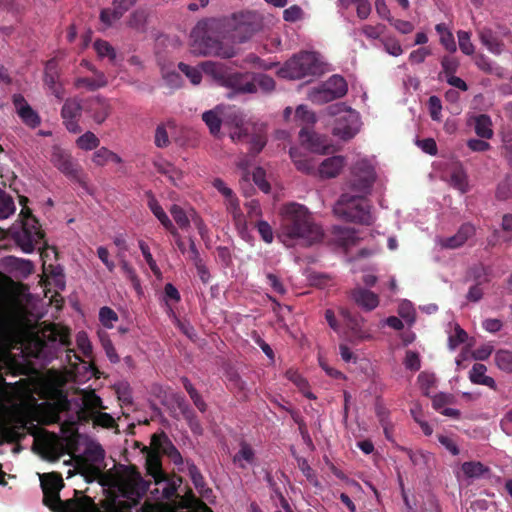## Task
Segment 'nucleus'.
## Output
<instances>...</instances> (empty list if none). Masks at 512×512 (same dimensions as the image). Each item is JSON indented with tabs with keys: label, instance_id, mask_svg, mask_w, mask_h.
Listing matches in <instances>:
<instances>
[{
	"label": "nucleus",
	"instance_id": "obj_1",
	"mask_svg": "<svg viewBox=\"0 0 512 512\" xmlns=\"http://www.w3.org/2000/svg\"><path fill=\"white\" fill-rule=\"evenodd\" d=\"M40 484L43 503L53 512H101L90 497L81 496L77 490L74 491V498L61 500L59 492L64 483L61 476L56 473L40 475Z\"/></svg>",
	"mask_w": 512,
	"mask_h": 512
},
{
	"label": "nucleus",
	"instance_id": "obj_2",
	"mask_svg": "<svg viewBox=\"0 0 512 512\" xmlns=\"http://www.w3.org/2000/svg\"><path fill=\"white\" fill-rule=\"evenodd\" d=\"M323 233L314 223L308 209L300 204L292 203L285 207L281 234L283 243L289 240L301 239L307 245L319 242Z\"/></svg>",
	"mask_w": 512,
	"mask_h": 512
},
{
	"label": "nucleus",
	"instance_id": "obj_3",
	"mask_svg": "<svg viewBox=\"0 0 512 512\" xmlns=\"http://www.w3.org/2000/svg\"><path fill=\"white\" fill-rule=\"evenodd\" d=\"M7 234L15 244L24 252L32 253L44 234L39 228L38 220L32 215L29 208L23 207L19 219L7 230Z\"/></svg>",
	"mask_w": 512,
	"mask_h": 512
},
{
	"label": "nucleus",
	"instance_id": "obj_4",
	"mask_svg": "<svg viewBox=\"0 0 512 512\" xmlns=\"http://www.w3.org/2000/svg\"><path fill=\"white\" fill-rule=\"evenodd\" d=\"M80 394L81 396L74 399L61 396L57 404L61 412H72L74 414L73 421H89L91 414L107 409L94 390H82Z\"/></svg>",
	"mask_w": 512,
	"mask_h": 512
},
{
	"label": "nucleus",
	"instance_id": "obj_5",
	"mask_svg": "<svg viewBox=\"0 0 512 512\" xmlns=\"http://www.w3.org/2000/svg\"><path fill=\"white\" fill-rule=\"evenodd\" d=\"M334 214L339 218L363 225H371L373 218L370 212V206L363 197L354 196L346 192L338 199L333 208Z\"/></svg>",
	"mask_w": 512,
	"mask_h": 512
},
{
	"label": "nucleus",
	"instance_id": "obj_6",
	"mask_svg": "<svg viewBox=\"0 0 512 512\" xmlns=\"http://www.w3.org/2000/svg\"><path fill=\"white\" fill-rule=\"evenodd\" d=\"M321 72V63L314 52L303 51L285 62L279 69L278 75L286 79H302L315 76Z\"/></svg>",
	"mask_w": 512,
	"mask_h": 512
},
{
	"label": "nucleus",
	"instance_id": "obj_7",
	"mask_svg": "<svg viewBox=\"0 0 512 512\" xmlns=\"http://www.w3.org/2000/svg\"><path fill=\"white\" fill-rule=\"evenodd\" d=\"M329 115L335 116L343 113L337 118L332 134L344 141L352 139L360 130V117L359 114L347 108L344 104H334L327 107Z\"/></svg>",
	"mask_w": 512,
	"mask_h": 512
},
{
	"label": "nucleus",
	"instance_id": "obj_8",
	"mask_svg": "<svg viewBox=\"0 0 512 512\" xmlns=\"http://www.w3.org/2000/svg\"><path fill=\"white\" fill-rule=\"evenodd\" d=\"M150 486L138 468L134 465L125 466L122 472L121 490L125 498L138 501L145 496Z\"/></svg>",
	"mask_w": 512,
	"mask_h": 512
},
{
	"label": "nucleus",
	"instance_id": "obj_9",
	"mask_svg": "<svg viewBox=\"0 0 512 512\" xmlns=\"http://www.w3.org/2000/svg\"><path fill=\"white\" fill-rule=\"evenodd\" d=\"M375 179L374 168L367 161H358L352 169L348 187L355 193L354 196L365 198L370 193Z\"/></svg>",
	"mask_w": 512,
	"mask_h": 512
},
{
	"label": "nucleus",
	"instance_id": "obj_10",
	"mask_svg": "<svg viewBox=\"0 0 512 512\" xmlns=\"http://www.w3.org/2000/svg\"><path fill=\"white\" fill-rule=\"evenodd\" d=\"M50 161L52 164L67 177L77 180L79 183L84 184L79 175V166L74 161L73 157L65 150L58 146H53L51 151Z\"/></svg>",
	"mask_w": 512,
	"mask_h": 512
},
{
	"label": "nucleus",
	"instance_id": "obj_11",
	"mask_svg": "<svg viewBox=\"0 0 512 512\" xmlns=\"http://www.w3.org/2000/svg\"><path fill=\"white\" fill-rule=\"evenodd\" d=\"M68 345H70L69 334L53 330L46 341L39 343V353L46 361H51L58 357V353L63 347Z\"/></svg>",
	"mask_w": 512,
	"mask_h": 512
},
{
	"label": "nucleus",
	"instance_id": "obj_12",
	"mask_svg": "<svg viewBox=\"0 0 512 512\" xmlns=\"http://www.w3.org/2000/svg\"><path fill=\"white\" fill-rule=\"evenodd\" d=\"M222 83L232 89L233 93H255V83L249 73H230L223 78Z\"/></svg>",
	"mask_w": 512,
	"mask_h": 512
},
{
	"label": "nucleus",
	"instance_id": "obj_13",
	"mask_svg": "<svg viewBox=\"0 0 512 512\" xmlns=\"http://www.w3.org/2000/svg\"><path fill=\"white\" fill-rule=\"evenodd\" d=\"M475 234V227L471 223L462 224L455 235L439 238L437 243L444 249H456L465 244V242Z\"/></svg>",
	"mask_w": 512,
	"mask_h": 512
},
{
	"label": "nucleus",
	"instance_id": "obj_14",
	"mask_svg": "<svg viewBox=\"0 0 512 512\" xmlns=\"http://www.w3.org/2000/svg\"><path fill=\"white\" fill-rule=\"evenodd\" d=\"M111 111L109 100L99 95L89 99L86 107V112L97 124H102L109 117Z\"/></svg>",
	"mask_w": 512,
	"mask_h": 512
},
{
	"label": "nucleus",
	"instance_id": "obj_15",
	"mask_svg": "<svg viewBox=\"0 0 512 512\" xmlns=\"http://www.w3.org/2000/svg\"><path fill=\"white\" fill-rule=\"evenodd\" d=\"M152 445L156 450L167 455L175 465L183 463L180 452L164 432L152 436Z\"/></svg>",
	"mask_w": 512,
	"mask_h": 512
},
{
	"label": "nucleus",
	"instance_id": "obj_16",
	"mask_svg": "<svg viewBox=\"0 0 512 512\" xmlns=\"http://www.w3.org/2000/svg\"><path fill=\"white\" fill-rule=\"evenodd\" d=\"M59 69L55 58L48 60L44 69V83L51 93L58 99L63 98V88L58 82Z\"/></svg>",
	"mask_w": 512,
	"mask_h": 512
},
{
	"label": "nucleus",
	"instance_id": "obj_17",
	"mask_svg": "<svg viewBox=\"0 0 512 512\" xmlns=\"http://www.w3.org/2000/svg\"><path fill=\"white\" fill-rule=\"evenodd\" d=\"M350 297L365 311H372L379 305L378 295L363 287H356L351 290Z\"/></svg>",
	"mask_w": 512,
	"mask_h": 512
},
{
	"label": "nucleus",
	"instance_id": "obj_18",
	"mask_svg": "<svg viewBox=\"0 0 512 512\" xmlns=\"http://www.w3.org/2000/svg\"><path fill=\"white\" fill-rule=\"evenodd\" d=\"M13 103L17 109L19 117L26 125L35 128L40 124V117L26 102L22 95H14Z\"/></svg>",
	"mask_w": 512,
	"mask_h": 512
},
{
	"label": "nucleus",
	"instance_id": "obj_19",
	"mask_svg": "<svg viewBox=\"0 0 512 512\" xmlns=\"http://www.w3.org/2000/svg\"><path fill=\"white\" fill-rule=\"evenodd\" d=\"M201 47L198 51L203 55H217L224 59H229L234 57L235 52L232 48H222L220 46V42L207 36L203 37L201 42L199 43Z\"/></svg>",
	"mask_w": 512,
	"mask_h": 512
},
{
	"label": "nucleus",
	"instance_id": "obj_20",
	"mask_svg": "<svg viewBox=\"0 0 512 512\" xmlns=\"http://www.w3.org/2000/svg\"><path fill=\"white\" fill-rule=\"evenodd\" d=\"M82 458L89 466L99 469L100 465L104 462L105 451L98 442L91 441L87 444Z\"/></svg>",
	"mask_w": 512,
	"mask_h": 512
},
{
	"label": "nucleus",
	"instance_id": "obj_21",
	"mask_svg": "<svg viewBox=\"0 0 512 512\" xmlns=\"http://www.w3.org/2000/svg\"><path fill=\"white\" fill-rule=\"evenodd\" d=\"M345 159L343 156H333L325 159L318 168V173L321 178H334L344 167Z\"/></svg>",
	"mask_w": 512,
	"mask_h": 512
},
{
	"label": "nucleus",
	"instance_id": "obj_22",
	"mask_svg": "<svg viewBox=\"0 0 512 512\" xmlns=\"http://www.w3.org/2000/svg\"><path fill=\"white\" fill-rule=\"evenodd\" d=\"M340 314L346 321L347 327L350 329L352 336L356 340L363 341L371 338V335L364 332L361 328V323L363 321L362 318L353 315L350 311L344 308L340 309Z\"/></svg>",
	"mask_w": 512,
	"mask_h": 512
},
{
	"label": "nucleus",
	"instance_id": "obj_23",
	"mask_svg": "<svg viewBox=\"0 0 512 512\" xmlns=\"http://www.w3.org/2000/svg\"><path fill=\"white\" fill-rule=\"evenodd\" d=\"M146 470L147 474L154 479L156 484L166 481V474L162 470L159 457L150 451L146 457Z\"/></svg>",
	"mask_w": 512,
	"mask_h": 512
},
{
	"label": "nucleus",
	"instance_id": "obj_24",
	"mask_svg": "<svg viewBox=\"0 0 512 512\" xmlns=\"http://www.w3.org/2000/svg\"><path fill=\"white\" fill-rule=\"evenodd\" d=\"M479 38L481 43L492 53L500 54L503 51L504 44L499 40L492 29L484 27L479 30Z\"/></svg>",
	"mask_w": 512,
	"mask_h": 512
},
{
	"label": "nucleus",
	"instance_id": "obj_25",
	"mask_svg": "<svg viewBox=\"0 0 512 512\" xmlns=\"http://www.w3.org/2000/svg\"><path fill=\"white\" fill-rule=\"evenodd\" d=\"M289 155L297 170L306 174L315 173L316 164L312 161V159L303 155L297 148H290Z\"/></svg>",
	"mask_w": 512,
	"mask_h": 512
},
{
	"label": "nucleus",
	"instance_id": "obj_26",
	"mask_svg": "<svg viewBox=\"0 0 512 512\" xmlns=\"http://www.w3.org/2000/svg\"><path fill=\"white\" fill-rule=\"evenodd\" d=\"M299 138L303 145H306L314 152H320L326 147V145L321 142L320 136L311 131L308 127H304L300 130Z\"/></svg>",
	"mask_w": 512,
	"mask_h": 512
},
{
	"label": "nucleus",
	"instance_id": "obj_27",
	"mask_svg": "<svg viewBox=\"0 0 512 512\" xmlns=\"http://www.w3.org/2000/svg\"><path fill=\"white\" fill-rule=\"evenodd\" d=\"M334 235L343 247H350L357 243L358 237L356 230L350 227L336 226L333 230Z\"/></svg>",
	"mask_w": 512,
	"mask_h": 512
},
{
	"label": "nucleus",
	"instance_id": "obj_28",
	"mask_svg": "<svg viewBox=\"0 0 512 512\" xmlns=\"http://www.w3.org/2000/svg\"><path fill=\"white\" fill-rule=\"evenodd\" d=\"M337 99L344 97L348 91V85L344 77L340 75H332L324 82Z\"/></svg>",
	"mask_w": 512,
	"mask_h": 512
},
{
	"label": "nucleus",
	"instance_id": "obj_29",
	"mask_svg": "<svg viewBox=\"0 0 512 512\" xmlns=\"http://www.w3.org/2000/svg\"><path fill=\"white\" fill-rule=\"evenodd\" d=\"M309 99L316 104H324L336 100L331 90L323 83L309 92Z\"/></svg>",
	"mask_w": 512,
	"mask_h": 512
},
{
	"label": "nucleus",
	"instance_id": "obj_30",
	"mask_svg": "<svg viewBox=\"0 0 512 512\" xmlns=\"http://www.w3.org/2000/svg\"><path fill=\"white\" fill-rule=\"evenodd\" d=\"M82 111L81 101L77 98H68L61 110L63 120L77 119Z\"/></svg>",
	"mask_w": 512,
	"mask_h": 512
},
{
	"label": "nucleus",
	"instance_id": "obj_31",
	"mask_svg": "<svg viewBox=\"0 0 512 512\" xmlns=\"http://www.w3.org/2000/svg\"><path fill=\"white\" fill-rule=\"evenodd\" d=\"M16 206L10 194L0 188V220L9 218L15 213Z\"/></svg>",
	"mask_w": 512,
	"mask_h": 512
},
{
	"label": "nucleus",
	"instance_id": "obj_32",
	"mask_svg": "<svg viewBox=\"0 0 512 512\" xmlns=\"http://www.w3.org/2000/svg\"><path fill=\"white\" fill-rule=\"evenodd\" d=\"M154 166L158 173L166 175L174 185L182 178V172L169 162H155Z\"/></svg>",
	"mask_w": 512,
	"mask_h": 512
},
{
	"label": "nucleus",
	"instance_id": "obj_33",
	"mask_svg": "<svg viewBox=\"0 0 512 512\" xmlns=\"http://www.w3.org/2000/svg\"><path fill=\"white\" fill-rule=\"evenodd\" d=\"M435 29L440 36L441 44L449 52H455L457 49L456 43H455L453 34L450 32V30L447 28V26L444 23H439L436 25Z\"/></svg>",
	"mask_w": 512,
	"mask_h": 512
},
{
	"label": "nucleus",
	"instance_id": "obj_34",
	"mask_svg": "<svg viewBox=\"0 0 512 512\" xmlns=\"http://www.w3.org/2000/svg\"><path fill=\"white\" fill-rule=\"evenodd\" d=\"M90 70L96 75V78L95 79L81 78L77 81L78 86L83 85V86L87 87L89 90L93 91V90L105 87L108 84L104 73L96 71L95 69H92V68Z\"/></svg>",
	"mask_w": 512,
	"mask_h": 512
},
{
	"label": "nucleus",
	"instance_id": "obj_35",
	"mask_svg": "<svg viewBox=\"0 0 512 512\" xmlns=\"http://www.w3.org/2000/svg\"><path fill=\"white\" fill-rule=\"evenodd\" d=\"M494 360L500 370L506 373L512 372V351L500 349L495 353Z\"/></svg>",
	"mask_w": 512,
	"mask_h": 512
},
{
	"label": "nucleus",
	"instance_id": "obj_36",
	"mask_svg": "<svg viewBox=\"0 0 512 512\" xmlns=\"http://www.w3.org/2000/svg\"><path fill=\"white\" fill-rule=\"evenodd\" d=\"M462 471L469 478H479L484 473L488 472L489 469L481 462L470 461L462 464Z\"/></svg>",
	"mask_w": 512,
	"mask_h": 512
},
{
	"label": "nucleus",
	"instance_id": "obj_37",
	"mask_svg": "<svg viewBox=\"0 0 512 512\" xmlns=\"http://www.w3.org/2000/svg\"><path fill=\"white\" fill-rule=\"evenodd\" d=\"M250 148L249 153L252 157H255L257 154H259L263 148L265 147L267 143V138L264 135L262 129H259L255 133L252 134L250 140Z\"/></svg>",
	"mask_w": 512,
	"mask_h": 512
},
{
	"label": "nucleus",
	"instance_id": "obj_38",
	"mask_svg": "<svg viewBox=\"0 0 512 512\" xmlns=\"http://www.w3.org/2000/svg\"><path fill=\"white\" fill-rule=\"evenodd\" d=\"M9 264L17 271L20 272V274L23 277H27L34 271V265L32 261L17 257H9Z\"/></svg>",
	"mask_w": 512,
	"mask_h": 512
},
{
	"label": "nucleus",
	"instance_id": "obj_39",
	"mask_svg": "<svg viewBox=\"0 0 512 512\" xmlns=\"http://www.w3.org/2000/svg\"><path fill=\"white\" fill-rule=\"evenodd\" d=\"M490 126L491 122L489 117L486 115H480L476 119L475 132L481 138L490 139L493 135V131Z\"/></svg>",
	"mask_w": 512,
	"mask_h": 512
},
{
	"label": "nucleus",
	"instance_id": "obj_40",
	"mask_svg": "<svg viewBox=\"0 0 512 512\" xmlns=\"http://www.w3.org/2000/svg\"><path fill=\"white\" fill-rule=\"evenodd\" d=\"M202 119L208 126L210 133L214 136L218 135L221 129V119L218 114L213 110H209L203 113Z\"/></svg>",
	"mask_w": 512,
	"mask_h": 512
},
{
	"label": "nucleus",
	"instance_id": "obj_41",
	"mask_svg": "<svg viewBox=\"0 0 512 512\" xmlns=\"http://www.w3.org/2000/svg\"><path fill=\"white\" fill-rule=\"evenodd\" d=\"M174 221L181 229H186L190 226V220L188 214L182 207L177 204H173L169 209Z\"/></svg>",
	"mask_w": 512,
	"mask_h": 512
},
{
	"label": "nucleus",
	"instance_id": "obj_42",
	"mask_svg": "<svg viewBox=\"0 0 512 512\" xmlns=\"http://www.w3.org/2000/svg\"><path fill=\"white\" fill-rule=\"evenodd\" d=\"M76 143L83 150H92L99 146L100 141L93 132L87 131L77 139Z\"/></svg>",
	"mask_w": 512,
	"mask_h": 512
},
{
	"label": "nucleus",
	"instance_id": "obj_43",
	"mask_svg": "<svg viewBox=\"0 0 512 512\" xmlns=\"http://www.w3.org/2000/svg\"><path fill=\"white\" fill-rule=\"evenodd\" d=\"M252 80L255 83V92L257 91V87L264 92H271L275 88L274 79L266 74H255L252 76Z\"/></svg>",
	"mask_w": 512,
	"mask_h": 512
},
{
	"label": "nucleus",
	"instance_id": "obj_44",
	"mask_svg": "<svg viewBox=\"0 0 512 512\" xmlns=\"http://www.w3.org/2000/svg\"><path fill=\"white\" fill-rule=\"evenodd\" d=\"M94 49L99 57H108L112 62L116 60V51L107 41L96 40L94 42Z\"/></svg>",
	"mask_w": 512,
	"mask_h": 512
},
{
	"label": "nucleus",
	"instance_id": "obj_45",
	"mask_svg": "<svg viewBox=\"0 0 512 512\" xmlns=\"http://www.w3.org/2000/svg\"><path fill=\"white\" fill-rule=\"evenodd\" d=\"M89 420H92L95 425H99L104 428H112L115 426L114 418L110 414L101 411L91 414Z\"/></svg>",
	"mask_w": 512,
	"mask_h": 512
},
{
	"label": "nucleus",
	"instance_id": "obj_46",
	"mask_svg": "<svg viewBox=\"0 0 512 512\" xmlns=\"http://www.w3.org/2000/svg\"><path fill=\"white\" fill-rule=\"evenodd\" d=\"M468 338V334L459 325L455 326V335H450L448 338V347L450 350H455L460 344L464 343Z\"/></svg>",
	"mask_w": 512,
	"mask_h": 512
},
{
	"label": "nucleus",
	"instance_id": "obj_47",
	"mask_svg": "<svg viewBox=\"0 0 512 512\" xmlns=\"http://www.w3.org/2000/svg\"><path fill=\"white\" fill-rule=\"evenodd\" d=\"M235 124L237 130L231 133V139L233 141H243L250 136L251 132L247 126L243 125V118L241 116H235Z\"/></svg>",
	"mask_w": 512,
	"mask_h": 512
},
{
	"label": "nucleus",
	"instance_id": "obj_48",
	"mask_svg": "<svg viewBox=\"0 0 512 512\" xmlns=\"http://www.w3.org/2000/svg\"><path fill=\"white\" fill-rule=\"evenodd\" d=\"M99 320L106 328H112L113 322L118 320V316L113 309L104 306L99 311Z\"/></svg>",
	"mask_w": 512,
	"mask_h": 512
},
{
	"label": "nucleus",
	"instance_id": "obj_49",
	"mask_svg": "<svg viewBox=\"0 0 512 512\" xmlns=\"http://www.w3.org/2000/svg\"><path fill=\"white\" fill-rule=\"evenodd\" d=\"M254 451L249 444L246 442H242L240 444V450L237 454H235L233 461L235 463L240 462L241 460H245L248 463H252L254 460Z\"/></svg>",
	"mask_w": 512,
	"mask_h": 512
},
{
	"label": "nucleus",
	"instance_id": "obj_50",
	"mask_svg": "<svg viewBox=\"0 0 512 512\" xmlns=\"http://www.w3.org/2000/svg\"><path fill=\"white\" fill-rule=\"evenodd\" d=\"M40 454L43 459L50 462H55L59 460L61 456V452L59 451V449L50 443H44L41 446Z\"/></svg>",
	"mask_w": 512,
	"mask_h": 512
},
{
	"label": "nucleus",
	"instance_id": "obj_51",
	"mask_svg": "<svg viewBox=\"0 0 512 512\" xmlns=\"http://www.w3.org/2000/svg\"><path fill=\"white\" fill-rule=\"evenodd\" d=\"M139 248L142 252L143 257L145 258L148 266L150 267L151 271L155 275H160V269L156 264V261L153 259V256L150 252L149 246L144 241H139Z\"/></svg>",
	"mask_w": 512,
	"mask_h": 512
},
{
	"label": "nucleus",
	"instance_id": "obj_52",
	"mask_svg": "<svg viewBox=\"0 0 512 512\" xmlns=\"http://www.w3.org/2000/svg\"><path fill=\"white\" fill-rule=\"evenodd\" d=\"M451 185L458 190H460L462 193H465L467 191V177L466 174L458 169L455 170L451 174Z\"/></svg>",
	"mask_w": 512,
	"mask_h": 512
},
{
	"label": "nucleus",
	"instance_id": "obj_53",
	"mask_svg": "<svg viewBox=\"0 0 512 512\" xmlns=\"http://www.w3.org/2000/svg\"><path fill=\"white\" fill-rule=\"evenodd\" d=\"M178 68L181 72H183L189 79L190 81L193 83V84H199L201 82V79H202V75H201V72L194 68V67H191L183 62H180L178 64Z\"/></svg>",
	"mask_w": 512,
	"mask_h": 512
},
{
	"label": "nucleus",
	"instance_id": "obj_54",
	"mask_svg": "<svg viewBox=\"0 0 512 512\" xmlns=\"http://www.w3.org/2000/svg\"><path fill=\"white\" fill-rule=\"evenodd\" d=\"M458 42L460 50L466 55H472L474 53V46L470 41V34L466 31L458 32Z\"/></svg>",
	"mask_w": 512,
	"mask_h": 512
},
{
	"label": "nucleus",
	"instance_id": "obj_55",
	"mask_svg": "<svg viewBox=\"0 0 512 512\" xmlns=\"http://www.w3.org/2000/svg\"><path fill=\"white\" fill-rule=\"evenodd\" d=\"M428 107H429V113L431 118L434 121H440L441 119V110H442V104L439 97L433 95L430 96L428 99Z\"/></svg>",
	"mask_w": 512,
	"mask_h": 512
},
{
	"label": "nucleus",
	"instance_id": "obj_56",
	"mask_svg": "<svg viewBox=\"0 0 512 512\" xmlns=\"http://www.w3.org/2000/svg\"><path fill=\"white\" fill-rule=\"evenodd\" d=\"M188 473L196 489H202L205 486L204 478L194 463L188 462Z\"/></svg>",
	"mask_w": 512,
	"mask_h": 512
},
{
	"label": "nucleus",
	"instance_id": "obj_57",
	"mask_svg": "<svg viewBox=\"0 0 512 512\" xmlns=\"http://www.w3.org/2000/svg\"><path fill=\"white\" fill-rule=\"evenodd\" d=\"M441 66L446 77L454 75L459 67V61L452 56H444L441 60Z\"/></svg>",
	"mask_w": 512,
	"mask_h": 512
},
{
	"label": "nucleus",
	"instance_id": "obj_58",
	"mask_svg": "<svg viewBox=\"0 0 512 512\" xmlns=\"http://www.w3.org/2000/svg\"><path fill=\"white\" fill-rule=\"evenodd\" d=\"M136 2L137 0H114L112 4L115 8L114 17L121 18Z\"/></svg>",
	"mask_w": 512,
	"mask_h": 512
},
{
	"label": "nucleus",
	"instance_id": "obj_59",
	"mask_svg": "<svg viewBox=\"0 0 512 512\" xmlns=\"http://www.w3.org/2000/svg\"><path fill=\"white\" fill-rule=\"evenodd\" d=\"M254 183L265 193L270 191V184L265 180V171L261 167H257L253 172Z\"/></svg>",
	"mask_w": 512,
	"mask_h": 512
},
{
	"label": "nucleus",
	"instance_id": "obj_60",
	"mask_svg": "<svg viewBox=\"0 0 512 512\" xmlns=\"http://www.w3.org/2000/svg\"><path fill=\"white\" fill-rule=\"evenodd\" d=\"M385 51L392 56H399L403 53V49L398 40L393 38L382 40Z\"/></svg>",
	"mask_w": 512,
	"mask_h": 512
},
{
	"label": "nucleus",
	"instance_id": "obj_61",
	"mask_svg": "<svg viewBox=\"0 0 512 512\" xmlns=\"http://www.w3.org/2000/svg\"><path fill=\"white\" fill-rule=\"evenodd\" d=\"M257 230L261 236V238L266 243H271L273 241V230L270 224L267 221L260 220L256 224Z\"/></svg>",
	"mask_w": 512,
	"mask_h": 512
},
{
	"label": "nucleus",
	"instance_id": "obj_62",
	"mask_svg": "<svg viewBox=\"0 0 512 512\" xmlns=\"http://www.w3.org/2000/svg\"><path fill=\"white\" fill-rule=\"evenodd\" d=\"M121 270L124 275L131 281L135 289L140 288V281L134 268L125 260L121 262Z\"/></svg>",
	"mask_w": 512,
	"mask_h": 512
},
{
	"label": "nucleus",
	"instance_id": "obj_63",
	"mask_svg": "<svg viewBox=\"0 0 512 512\" xmlns=\"http://www.w3.org/2000/svg\"><path fill=\"white\" fill-rule=\"evenodd\" d=\"M303 10L298 5H292L283 11V19L287 22H296L302 18Z\"/></svg>",
	"mask_w": 512,
	"mask_h": 512
},
{
	"label": "nucleus",
	"instance_id": "obj_64",
	"mask_svg": "<svg viewBox=\"0 0 512 512\" xmlns=\"http://www.w3.org/2000/svg\"><path fill=\"white\" fill-rule=\"evenodd\" d=\"M404 365L407 369L411 371H418L421 367L418 353L411 350L407 351L404 360Z\"/></svg>",
	"mask_w": 512,
	"mask_h": 512
}]
</instances>
